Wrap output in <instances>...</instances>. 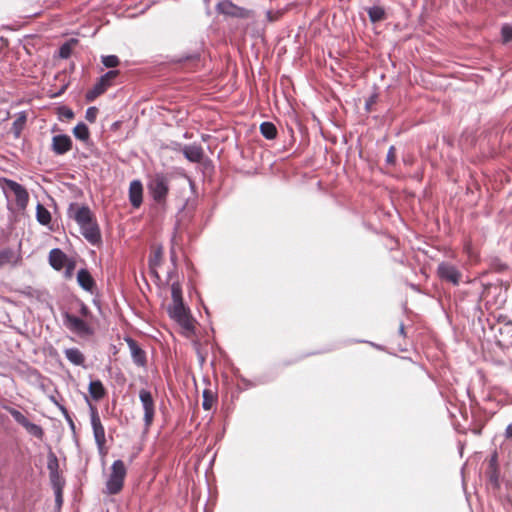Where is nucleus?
Wrapping results in <instances>:
<instances>
[{
	"instance_id": "nucleus-29",
	"label": "nucleus",
	"mask_w": 512,
	"mask_h": 512,
	"mask_svg": "<svg viewBox=\"0 0 512 512\" xmlns=\"http://www.w3.org/2000/svg\"><path fill=\"white\" fill-rule=\"evenodd\" d=\"M101 62L107 68H115L120 64V60L116 55L102 56Z\"/></svg>"
},
{
	"instance_id": "nucleus-36",
	"label": "nucleus",
	"mask_w": 512,
	"mask_h": 512,
	"mask_svg": "<svg viewBox=\"0 0 512 512\" xmlns=\"http://www.w3.org/2000/svg\"><path fill=\"white\" fill-rule=\"evenodd\" d=\"M66 271H65V277L70 278L72 276L73 270L75 269V261L69 260L66 263Z\"/></svg>"
},
{
	"instance_id": "nucleus-35",
	"label": "nucleus",
	"mask_w": 512,
	"mask_h": 512,
	"mask_svg": "<svg viewBox=\"0 0 512 512\" xmlns=\"http://www.w3.org/2000/svg\"><path fill=\"white\" fill-rule=\"evenodd\" d=\"M59 115L68 120L74 118V112L70 108L62 107L59 109Z\"/></svg>"
},
{
	"instance_id": "nucleus-28",
	"label": "nucleus",
	"mask_w": 512,
	"mask_h": 512,
	"mask_svg": "<svg viewBox=\"0 0 512 512\" xmlns=\"http://www.w3.org/2000/svg\"><path fill=\"white\" fill-rule=\"evenodd\" d=\"M5 410L9 412L10 415L14 418V420L21 426H24L28 421V419L20 411L12 407H5Z\"/></svg>"
},
{
	"instance_id": "nucleus-7",
	"label": "nucleus",
	"mask_w": 512,
	"mask_h": 512,
	"mask_svg": "<svg viewBox=\"0 0 512 512\" xmlns=\"http://www.w3.org/2000/svg\"><path fill=\"white\" fill-rule=\"evenodd\" d=\"M90 419L95 442L99 451L102 452L106 445L105 428L101 422L97 408L92 405L90 406Z\"/></svg>"
},
{
	"instance_id": "nucleus-32",
	"label": "nucleus",
	"mask_w": 512,
	"mask_h": 512,
	"mask_svg": "<svg viewBox=\"0 0 512 512\" xmlns=\"http://www.w3.org/2000/svg\"><path fill=\"white\" fill-rule=\"evenodd\" d=\"M72 53V45L70 43L63 44L59 49V56L62 59H67Z\"/></svg>"
},
{
	"instance_id": "nucleus-34",
	"label": "nucleus",
	"mask_w": 512,
	"mask_h": 512,
	"mask_svg": "<svg viewBox=\"0 0 512 512\" xmlns=\"http://www.w3.org/2000/svg\"><path fill=\"white\" fill-rule=\"evenodd\" d=\"M97 114H98V109L96 107H89L86 110L85 118L90 123H93L96 120Z\"/></svg>"
},
{
	"instance_id": "nucleus-37",
	"label": "nucleus",
	"mask_w": 512,
	"mask_h": 512,
	"mask_svg": "<svg viewBox=\"0 0 512 512\" xmlns=\"http://www.w3.org/2000/svg\"><path fill=\"white\" fill-rule=\"evenodd\" d=\"M161 255H162V253H161V251H160V250L156 251V252H155V255H154V258H151V259H150V265H151V266H156V265H158V264H159V262H160V259H161Z\"/></svg>"
},
{
	"instance_id": "nucleus-26",
	"label": "nucleus",
	"mask_w": 512,
	"mask_h": 512,
	"mask_svg": "<svg viewBox=\"0 0 512 512\" xmlns=\"http://www.w3.org/2000/svg\"><path fill=\"white\" fill-rule=\"evenodd\" d=\"M73 134L74 136L81 140V141H87L89 140L90 138V132H89V129L87 127V125L83 122L81 123H78L74 129H73Z\"/></svg>"
},
{
	"instance_id": "nucleus-24",
	"label": "nucleus",
	"mask_w": 512,
	"mask_h": 512,
	"mask_svg": "<svg viewBox=\"0 0 512 512\" xmlns=\"http://www.w3.org/2000/svg\"><path fill=\"white\" fill-rule=\"evenodd\" d=\"M260 132L268 140L275 139L277 136V128L272 122H263L260 125Z\"/></svg>"
},
{
	"instance_id": "nucleus-13",
	"label": "nucleus",
	"mask_w": 512,
	"mask_h": 512,
	"mask_svg": "<svg viewBox=\"0 0 512 512\" xmlns=\"http://www.w3.org/2000/svg\"><path fill=\"white\" fill-rule=\"evenodd\" d=\"M126 342L130 349L133 362L139 367H145L147 365L146 352L139 346L136 340L127 338Z\"/></svg>"
},
{
	"instance_id": "nucleus-10",
	"label": "nucleus",
	"mask_w": 512,
	"mask_h": 512,
	"mask_svg": "<svg viewBox=\"0 0 512 512\" xmlns=\"http://www.w3.org/2000/svg\"><path fill=\"white\" fill-rule=\"evenodd\" d=\"M217 11L220 14L235 18H248L250 17V11L235 5L230 0H223L217 4Z\"/></svg>"
},
{
	"instance_id": "nucleus-2",
	"label": "nucleus",
	"mask_w": 512,
	"mask_h": 512,
	"mask_svg": "<svg viewBox=\"0 0 512 512\" xmlns=\"http://www.w3.org/2000/svg\"><path fill=\"white\" fill-rule=\"evenodd\" d=\"M171 295L172 304L167 309L168 314L183 329V334L190 337L195 333V321L183 303L182 289L178 283L172 284Z\"/></svg>"
},
{
	"instance_id": "nucleus-11",
	"label": "nucleus",
	"mask_w": 512,
	"mask_h": 512,
	"mask_svg": "<svg viewBox=\"0 0 512 512\" xmlns=\"http://www.w3.org/2000/svg\"><path fill=\"white\" fill-rule=\"evenodd\" d=\"M3 182L5 186L14 193L17 206L20 209H25L29 202V194L27 190L22 185L11 179L4 178Z\"/></svg>"
},
{
	"instance_id": "nucleus-41",
	"label": "nucleus",
	"mask_w": 512,
	"mask_h": 512,
	"mask_svg": "<svg viewBox=\"0 0 512 512\" xmlns=\"http://www.w3.org/2000/svg\"><path fill=\"white\" fill-rule=\"evenodd\" d=\"M399 333H400L401 335H403V336L405 335V327H404V325H403V324H401V325H400V327H399Z\"/></svg>"
},
{
	"instance_id": "nucleus-30",
	"label": "nucleus",
	"mask_w": 512,
	"mask_h": 512,
	"mask_svg": "<svg viewBox=\"0 0 512 512\" xmlns=\"http://www.w3.org/2000/svg\"><path fill=\"white\" fill-rule=\"evenodd\" d=\"M14 258V253L10 249L0 251V267L5 264L11 263Z\"/></svg>"
},
{
	"instance_id": "nucleus-1",
	"label": "nucleus",
	"mask_w": 512,
	"mask_h": 512,
	"mask_svg": "<svg viewBox=\"0 0 512 512\" xmlns=\"http://www.w3.org/2000/svg\"><path fill=\"white\" fill-rule=\"evenodd\" d=\"M78 315L70 312L63 314V322L68 330L79 337H91L95 334L94 316L88 306L81 300L76 302Z\"/></svg>"
},
{
	"instance_id": "nucleus-42",
	"label": "nucleus",
	"mask_w": 512,
	"mask_h": 512,
	"mask_svg": "<svg viewBox=\"0 0 512 512\" xmlns=\"http://www.w3.org/2000/svg\"><path fill=\"white\" fill-rule=\"evenodd\" d=\"M67 418H68V421H69V423H70L71 427L73 428V427H74L73 420H72L70 417H67Z\"/></svg>"
},
{
	"instance_id": "nucleus-22",
	"label": "nucleus",
	"mask_w": 512,
	"mask_h": 512,
	"mask_svg": "<svg viewBox=\"0 0 512 512\" xmlns=\"http://www.w3.org/2000/svg\"><path fill=\"white\" fill-rule=\"evenodd\" d=\"M367 13L372 23L380 22L386 19L385 9L381 6H372L368 8Z\"/></svg>"
},
{
	"instance_id": "nucleus-40",
	"label": "nucleus",
	"mask_w": 512,
	"mask_h": 512,
	"mask_svg": "<svg viewBox=\"0 0 512 512\" xmlns=\"http://www.w3.org/2000/svg\"><path fill=\"white\" fill-rule=\"evenodd\" d=\"M56 501L60 504L62 502V496L60 489L57 490Z\"/></svg>"
},
{
	"instance_id": "nucleus-17",
	"label": "nucleus",
	"mask_w": 512,
	"mask_h": 512,
	"mask_svg": "<svg viewBox=\"0 0 512 512\" xmlns=\"http://www.w3.org/2000/svg\"><path fill=\"white\" fill-rule=\"evenodd\" d=\"M77 282L82 289L93 292L96 283L87 269H80L77 273Z\"/></svg>"
},
{
	"instance_id": "nucleus-27",
	"label": "nucleus",
	"mask_w": 512,
	"mask_h": 512,
	"mask_svg": "<svg viewBox=\"0 0 512 512\" xmlns=\"http://www.w3.org/2000/svg\"><path fill=\"white\" fill-rule=\"evenodd\" d=\"M23 427L26 429V431L30 435L36 437L37 439L41 440L44 436V430L42 429V427L30 422L29 420L26 422V424Z\"/></svg>"
},
{
	"instance_id": "nucleus-6",
	"label": "nucleus",
	"mask_w": 512,
	"mask_h": 512,
	"mask_svg": "<svg viewBox=\"0 0 512 512\" xmlns=\"http://www.w3.org/2000/svg\"><path fill=\"white\" fill-rule=\"evenodd\" d=\"M119 74L120 72L118 70H110L101 76L93 88L86 93V100L88 102H92L105 93L107 89L113 85L114 80L119 76Z\"/></svg>"
},
{
	"instance_id": "nucleus-21",
	"label": "nucleus",
	"mask_w": 512,
	"mask_h": 512,
	"mask_svg": "<svg viewBox=\"0 0 512 512\" xmlns=\"http://www.w3.org/2000/svg\"><path fill=\"white\" fill-rule=\"evenodd\" d=\"M27 121V116L25 112H21L17 115V118L14 120L11 132L13 133L15 138H19Z\"/></svg>"
},
{
	"instance_id": "nucleus-16",
	"label": "nucleus",
	"mask_w": 512,
	"mask_h": 512,
	"mask_svg": "<svg viewBox=\"0 0 512 512\" xmlns=\"http://www.w3.org/2000/svg\"><path fill=\"white\" fill-rule=\"evenodd\" d=\"M68 261L67 255L58 248L49 252V264L57 271L63 269Z\"/></svg>"
},
{
	"instance_id": "nucleus-25",
	"label": "nucleus",
	"mask_w": 512,
	"mask_h": 512,
	"mask_svg": "<svg viewBox=\"0 0 512 512\" xmlns=\"http://www.w3.org/2000/svg\"><path fill=\"white\" fill-rule=\"evenodd\" d=\"M36 218L42 225H48L51 222L50 212L40 203L36 207Z\"/></svg>"
},
{
	"instance_id": "nucleus-23",
	"label": "nucleus",
	"mask_w": 512,
	"mask_h": 512,
	"mask_svg": "<svg viewBox=\"0 0 512 512\" xmlns=\"http://www.w3.org/2000/svg\"><path fill=\"white\" fill-rule=\"evenodd\" d=\"M217 402V394L212 391L211 389H205L203 391V403H202V406H203V409L204 410H211L212 407L216 404Z\"/></svg>"
},
{
	"instance_id": "nucleus-31",
	"label": "nucleus",
	"mask_w": 512,
	"mask_h": 512,
	"mask_svg": "<svg viewBox=\"0 0 512 512\" xmlns=\"http://www.w3.org/2000/svg\"><path fill=\"white\" fill-rule=\"evenodd\" d=\"M501 37L504 44L512 41V26L505 24L501 28Z\"/></svg>"
},
{
	"instance_id": "nucleus-18",
	"label": "nucleus",
	"mask_w": 512,
	"mask_h": 512,
	"mask_svg": "<svg viewBox=\"0 0 512 512\" xmlns=\"http://www.w3.org/2000/svg\"><path fill=\"white\" fill-rule=\"evenodd\" d=\"M88 391L90 397L95 401H100L107 394V391L100 380L91 381L89 383Z\"/></svg>"
},
{
	"instance_id": "nucleus-9",
	"label": "nucleus",
	"mask_w": 512,
	"mask_h": 512,
	"mask_svg": "<svg viewBox=\"0 0 512 512\" xmlns=\"http://www.w3.org/2000/svg\"><path fill=\"white\" fill-rule=\"evenodd\" d=\"M438 277L445 282L455 286L459 285L462 279L461 271L452 263L441 262L437 267Z\"/></svg>"
},
{
	"instance_id": "nucleus-38",
	"label": "nucleus",
	"mask_w": 512,
	"mask_h": 512,
	"mask_svg": "<svg viewBox=\"0 0 512 512\" xmlns=\"http://www.w3.org/2000/svg\"><path fill=\"white\" fill-rule=\"evenodd\" d=\"M463 249H464V252L467 253L470 257L472 256L473 251H472V244L470 241L465 242Z\"/></svg>"
},
{
	"instance_id": "nucleus-15",
	"label": "nucleus",
	"mask_w": 512,
	"mask_h": 512,
	"mask_svg": "<svg viewBox=\"0 0 512 512\" xmlns=\"http://www.w3.org/2000/svg\"><path fill=\"white\" fill-rule=\"evenodd\" d=\"M182 153L190 162L193 163H200L204 158V150L197 144L185 145L182 148Z\"/></svg>"
},
{
	"instance_id": "nucleus-14",
	"label": "nucleus",
	"mask_w": 512,
	"mask_h": 512,
	"mask_svg": "<svg viewBox=\"0 0 512 512\" xmlns=\"http://www.w3.org/2000/svg\"><path fill=\"white\" fill-rule=\"evenodd\" d=\"M129 201L134 208H139L143 201V185L139 180H133L129 186Z\"/></svg>"
},
{
	"instance_id": "nucleus-39",
	"label": "nucleus",
	"mask_w": 512,
	"mask_h": 512,
	"mask_svg": "<svg viewBox=\"0 0 512 512\" xmlns=\"http://www.w3.org/2000/svg\"><path fill=\"white\" fill-rule=\"evenodd\" d=\"M505 437L507 439H512V423L507 426L505 430Z\"/></svg>"
},
{
	"instance_id": "nucleus-4",
	"label": "nucleus",
	"mask_w": 512,
	"mask_h": 512,
	"mask_svg": "<svg viewBox=\"0 0 512 512\" xmlns=\"http://www.w3.org/2000/svg\"><path fill=\"white\" fill-rule=\"evenodd\" d=\"M127 476V468L122 460H115L110 468V474L106 481V493L116 495L124 487V481Z\"/></svg>"
},
{
	"instance_id": "nucleus-20",
	"label": "nucleus",
	"mask_w": 512,
	"mask_h": 512,
	"mask_svg": "<svg viewBox=\"0 0 512 512\" xmlns=\"http://www.w3.org/2000/svg\"><path fill=\"white\" fill-rule=\"evenodd\" d=\"M47 468L50 473L51 481L54 485H57V481L59 480V462L57 456L52 451L48 454Z\"/></svg>"
},
{
	"instance_id": "nucleus-19",
	"label": "nucleus",
	"mask_w": 512,
	"mask_h": 512,
	"mask_svg": "<svg viewBox=\"0 0 512 512\" xmlns=\"http://www.w3.org/2000/svg\"><path fill=\"white\" fill-rule=\"evenodd\" d=\"M64 354L68 361L75 366H84L86 357L78 348H67Z\"/></svg>"
},
{
	"instance_id": "nucleus-3",
	"label": "nucleus",
	"mask_w": 512,
	"mask_h": 512,
	"mask_svg": "<svg viewBox=\"0 0 512 512\" xmlns=\"http://www.w3.org/2000/svg\"><path fill=\"white\" fill-rule=\"evenodd\" d=\"M69 212L73 213V218L80 226L84 238L91 244L101 243V231L97 220L88 206H78L72 204Z\"/></svg>"
},
{
	"instance_id": "nucleus-5",
	"label": "nucleus",
	"mask_w": 512,
	"mask_h": 512,
	"mask_svg": "<svg viewBox=\"0 0 512 512\" xmlns=\"http://www.w3.org/2000/svg\"><path fill=\"white\" fill-rule=\"evenodd\" d=\"M169 182L168 176L164 173H156L150 178L147 189L156 203L160 205L166 204L170 189Z\"/></svg>"
},
{
	"instance_id": "nucleus-8",
	"label": "nucleus",
	"mask_w": 512,
	"mask_h": 512,
	"mask_svg": "<svg viewBox=\"0 0 512 512\" xmlns=\"http://www.w3.org/2000/svg\"><path fill=\"white\" fill-rule=\"evenodd\" d=\"M139 399L144 410V424L148 430L153 424L155 417V401L150 391L141 389L139 391Z\"/></svg>"
},
{
	"instance_id": "nucleus-33",
	"label": "nucleus",
	"mask_w": 512,
	"mask_h": 512,
	"mask_svg": "<svg viewBox=\"0 0 512 512\" xmlns=\"http://www.w3.org/2000/svg\"><path fill=\"white\" fill-rule=\"evenodd\" d=\"M396 148L395 146H390L387 155H386V163L389 165H395L396 163Z\"/></svg>"
},
{
	"instance_id": "nucleus-12",
	"label": "nucleus",
	"mask_w": 512,
	"mask_h": 512,
	"mask_svg": "<svg viewBox=\"0 0 512 512\" xmlns=\"http://www.w3.org/2000/svg\"><path fill=\"white\" fill-rule=\"evenodd\" d=\"M72 145L70 136L60 134L52 138L51 149L56 155H64L72 149Z\"/></svg>"
}]
</instances>
